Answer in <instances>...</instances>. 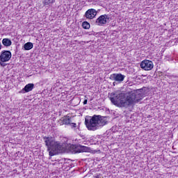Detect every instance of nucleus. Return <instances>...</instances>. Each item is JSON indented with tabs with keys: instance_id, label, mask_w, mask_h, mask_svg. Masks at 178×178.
<instances>
[{
	"instance_id": "9d476101",
	"label": "nucleus",
	"mask_w": 178,
	"mask_h": 178,
	"mask_svg": "<svg viewBox=\"0 0 178 178\" xmlns=\"http://www.w3.org/2000/svg\"><path fill=\"white\" fill-rule=\"evenodd\" d=\"M85 16L86 19H94L97 16V10L94 8L89 9L86 12Z\"/></svg>"
},
{
	"instance_id": "aec40b11",
	"label": "nucleus",
	"mask_w": 178,
	"mask_h": 178,
	"mask_svg": "<svg viewBox=\"0 0 178 178\" xmlns=\"http://www.w3.org/2000/svg\"><path fill=\"white\" fill-rule=\"evenodd\" d=\"M95 178H99V175L96 176Z\"/></svg>"
},
{
	"instance_id": "f3484780",
	"label": "nucleus",
	"mask_w": 178,
	"mask_h": 178,
	"mask_svg": "<svg viewBox=\"0 0 178 178\" xmlns=\"http://www.w3.org/2000/svg\"><path fill=\"white\" fill-rule=\"evenodd\" d=\"M6 62H8V61L2 60L1 59H0V65H1L2 67H5V66L8 65V64L6 63Z\"/></svg>"
},
{
	"instance_id": "0eeeda50",
	"label": "nucleus",
	"mask_w": 178,
	"mask_h": 178,
	"mask_svg": "<svg viewBox=\"0 0 178 178\" xmlns=\"http://www.w3.org/2000/svg\"><path fill=\"white\" fill-rule=\"evenodd\" d=\"M126 76L122 74H112L109 79L113 81H116L117 83H122L125 79Z\"/></svg>"
},
{
	"instance_id": "2eb2a0df",
	"label": "nucleus",
	"mask_w": 178,
	"mask_h": 178,
	"mask_svg": "<svg viewBox=\"0 0 178 178\" xmlns=\"http://www.w3.org/2000/svg\"><path fill=\"white\" fill-rule=\"evenodd\" d=\"M90 23H88V22L85 21L82 23V27L83 29H84L85 30H88V29H90Z\"/></svg>"
},
{
	"instance_id": "a211bd4d",
	"label": "nucleus",
	"mask_w": 178,
	"mask_h": 178,
	"mask_svg": "<svg viewBox=\"0 0 178 178\" xmlns=\"http://www.w3.org/2000/svg\"><path fill=\"white\" fill-rule=\"evenodd\" d=\"M69 124H70V126H71L72 128L76 127V123H72V122Z\"/></svg>"
},
{
	"instance_id": "f03ea898",
	"label": "nucleus",
	"mask_w": 178,
	"mask_h": 178,
	"mask_svg": "<svg viewBox=\"0 0 178 178\" xmlns=\"http://www.w3.org/2000/svg\"><path fill=\"white\" fill-rule=\"evenodd\" d=\"M108 123L106 121V117L102 115H94L90 120H85V124L88 129L91 131H95L105 126Z\"/></svg>"
},
{
	"instance_id": "4468645a",
	"label": "nucleus",
	"mask_w": 178,
	"mask_h": 178,
	"mask_svg": "<svg viewBox=\"0 0 178 178\" xmlns=\"http://www.w3.org/2000/svg\"><path fill=\"white\" fill-rule=\"evenodd\" d=\"M2 44L4 47H10L12 45V40L9 38H4L2 40Z\"/></svg>"
},
{
	"instance_id": "7ed1b4c3",
	"label": "nucleus",
	"mask_w": 178,
	"mask_h": 178,
	"mask_svg": "<svg viewBox=\"0 0 178 178\" xmlns=\"http://www.w3.org/2000/svg\"><path fill=\"white\" fill-rule=\"evenodd\" d=\"M49 156H54V155H58V154H62L63 152V146L59 143V142H56L50 148Z\"/></svg>"
},
{
	"instance_id": "6e6552de",
	"label": "nucleus",
	"mask_w": 178,
	"mask_h": 178,
	"mask_svg": "<svg viewBox=\"0 0 178 178\" xmlns=\"http://www.w3.org/2000/svg\"><path fill=\"white\" fill-rule=\"evenodd\" d=\"M10 58H12V52H10V51L4 50L1 51L0 59L9 62V60H10Z\"/></svg>"
},
{
	"instance_id": "f8f14e48",
	"label": "nucleus",
	"mask_w": 178,
	"mask_h": 178,
	"mask_svg": "<svg viewBox=\"0 0 178 178\" xmlns=\"http://www.w3.org/2000/svg\"><path fill=\"white\" fill-rule=\"evenodd\" d=\"M72 118L70 116H64L60 119V126H63V124H70V122H72Z\"/></svg>"
},
{
	"instance_id": "dca6fc26",
	"label": "nucleus",
	"mask_w": 178,
	"mask_h": 178,
	"mask_svg": "<svg viewBox=\"0 0 178 178\" xmlns=\"http://www.w3.org/2000/svg\"><path fill=\"white\" fill-rule=\"evenodd\" d=\"M54 2H55V0H44L43 1V3L44 6L52 5V3H54Z\"/></svg>"
},
{
	"instance_id": "412c9836",
	"label": "nucleus",
	"mask_w": 178,
	"mask_h": 178,
	"mask_svg": "<svg viewBox=\"0 0 178 178\" xmlns=\"http://www.w3.org/2000/svg\"><path fill=\"white\" fill-rule=\"evenodd\" d=\"M115 83H116V82H113V86H115Z\"/></svg>"
},
{
	"instance_id": "9b49d317",
	"label": "nucleus",
	"mask_w": 178,
	"mask_h": 178,
	"mask_svg": "<svg viewBox=\"0 0 178 178\" xmlns=\"http://www.w3.org/2000/svg\"><path fill=\"white\" fill-rule=\"evenodd\" d=\"M34 88V83H28L24 86V88L21 90L19 93V94H26V92H30V91H33Z\"/></svg>"
},
{
	"instance_id": "f257e3e1",
	"label": "nucleus",
	"mask_w": 178,
	"mask_h": 178,
	"mask_svg": "<svg viewBox=\"0 0 178 178\" xmlns=\"http://www.w3.org/2000/svg\"><path fill=\"white\" fill-rule=\"evenodd\" d=\"M147 88H143L134 90L133 93L126 97V93H123L120 91L111 92L110 94V101L115 106L119 108H127V106H131L137 102H140L143 98L147 94L145 91Z\"/></svg>"
},
{
	"instance_id": "39448f33",
	"label": "nucleus",
	"mask_w": 178,
	"mask_h": 178,
	"mask_svg": "<svg viewBox=\"0 0 178 178\" xmlns=\"http://www.w3.org/2000/svg\"><path fill=\"white\" fill-rule=\"evenodd\" d=\"M45 145L47 147V151H51V147L55 144V138L52 136H44L43 138Z\"/></svg>"
},
{
	"instance_id": "1a4fd4ad",
	"label": "nucleus",
	"mask_w": 178,
	"mask_h": 178,
	"mask_svg": "<svg viewBox=\"0 0 178 178\" xmlns=\"http://www.w3.org/2000/svg\"><path fill=\"white\" fill-rule=\"evenodd\" d=\"M74 149V152L76 154L80 152H87L88 151V147L86 146H83L81 145H76L72 147Z\"/></svg>"
},
{
	"instance_id": "ddd939ff",
	"label": "nucleus",
	"mask_w": 178,
	"mask_h": 178,
	"mask_svg": "<svg viewBox=\"0 0 178 178\" xmlns=\"http://www.w3.org/2000/svg\"><path fill=\"white\" fill-rule=\"evenodd\" d=\"M33 43L31 42H28L24 44V49L25 51H30V49H33Z\"/></svg>"
},
{
	"instance_id": "6ab92c4d",
	"label": "nucleus",
	"mask_w": 178,
	"mask_h": 178,
	"mask_svg": "<svg viewBox=\"0 0 178 178\" xmlns=\"http://www.w3.org/2000/svg\"><path fill=\"white\" fill-rule=\"evenodd\" d=\"M87 102H88V101L87 99H85L83 101V105H87Z\"/></svg>"
},
{
	"instance_id": "423d86ee",
	"label": "nucleus",
	"mask_w": 178,
	"mask_h": 178,
	"mask_svg": "<svg viewBox=\"0 0 178 178\" xmlns=\"http://www.w3.org/2000/svg\"><path fill=\"white\" fill-rule=\"evenodd\" d=\"M107 19H109V17H108V15H103L99 16L95 21V24L96 26H105L107 22Z\"/></svg>"
},
{
	"instance_id": "20e7f679",
	"label": "nucleus",
	"mask_w": 178,
	"mask_h": 178,
	"mask_svg": "<svg viewBox=\"0 0 178 178\" xmlns=\"http://www.w3.org/2000/svg\"><path fill=\"white\" fill-rule=\"evenodd\" d=\"M140 67L143 70H152L154 69V63L149 60H144L140 63Z\"/></svg>"
}]
</instances>
